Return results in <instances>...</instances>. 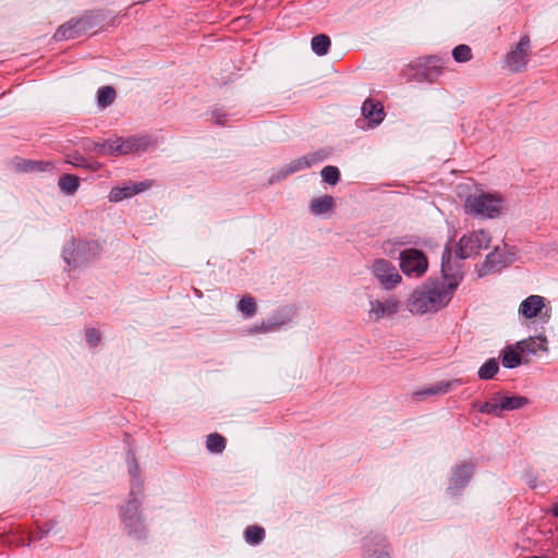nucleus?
I'll list each match as a JSON object with an SVG mask.
<instances>
[{
	"label": "nucleus",
	"mask_w": 558,
	"mask_h": 558,
	"mask_svg": "<svg viewBox=\"0 0 558 558\" xmlns=\"http://www.w3.org/2000/svg\"><path fill=\"white\" fill-rule=\"evenodd\" d=\"M440 391H446V389H440V388H430L428 389V393H438Z\"/></svg>",
	"instance_id": "a18cd8bd"
},
{
	"label": "nucleus",
	"mask_w": 558,
	"mask_h": 558,
	"mask_svg": "<svg viewBox=\"0 0 558 558\" xmlns=\"http://www.w3.org/2000/svg\"><path fill=\"white\" fill-rule=\"evenodd\" d=\"M550 512L554 517L558 518V504L551 506Z\"/></svg>",
	"instance_id": "37998d69"
},
{
	"label": "nucleus",
	"mask_w": 558,
	"mask_h": 558,
	"mask_svg": "<svg viewBox=\"0 0 558 558\" xmlns=\"http://www.w3.org/2000/svg\"><path fill=\"white\" fill-rule=\"evenodd\" d=\"M206 448L211 453H221L226 449V438L218 433H211L206 438Z\"/></svg>",
	"instance_id": "393cba45"
},
{
	"label": "nucleus",
	"mask_w": 558,
	"mask_h": 558,
	"mask_svg": "<svg viewBox=\"0 0 558 558\" xmlns=\"http://www.w3.org/2000/svg\"><path fill=\"white\" fill-rule=\"evenodd\" d=\"M335 207V199L331 195H324L312 199L310 208L315 215H323L330 211Z\"/></svg>",
	"instance_id": "aec40b11"
},
{
	"label": "nucleus",
	"mask_w": 558,
	"mask_h": 558,
	"mask_svg": "<svg viewBox=\"0 0 558 558\" xmlns=\"http://www.w3.org/2000/svg\"><path fill=\"white\" fill-rule=\"evenodd\" d=\"M490 238L484 230L473 231L463 235L457 244V256L459 259H465L473 254H478L481 250L488 248Z\"/></svg>",
	"instance_id": "0eeeda50"
},
{
	"label": "nucleus",
	"mask_w": 558,
	"mask_h": 558,
	"mask_svg": "<svg viewBox=\"0 0 558 558\" xmlns=\"http://www.w3.org/2000/svg\"><path fill=\"white\" fill-rule=\"evenodd\" d=\"M105 15L101 10H89L80 17H74L60 25L53 34L57 41L78 38L94 28H101Z\"/></svg>",
	"instance_id": "f03ea898"
},
{
	"label": "nucleus",
	"mask_w": 558,
	"mask_h": 558,
	"mask_svg": "<svg viewBox=\"0 0 558 558\" xmlns=\"http://www.w3.org/2000/svg\"><path fill=\"white\" fill-rule=\"evenodd\" d=\"M54 525H56V522L51 520V521H48V522L44 523L43 527L44 529H50V531H51Z\"/></svg>",
	"instance_id": "c03bdc74"
},
{
	"label": "nucleus",
	"mask_w": 558,
	"mask_h": 558,
	"mask_svg": "<svg viewBox=\"0 0 558 558\" xmlns=\"http://www.w3.org/2000/svg\"><path fill=\"white\" fill-rule=\"evenodd\" d=\"M140 508V500L131 498L121 509V519L124 527L128 534L136 539L146 537V527Z\"/></svg>",
	"instance_id": "20e7f679"
},
{
	"label": "nucleus",
	"mask_w": 558,
	"mask_h": 558,
	"mask_svg": "<svg viewBox=\"0 0 558 558\" xmlns=\"http://www.w3.org/2000/svg\"><path fill=\"white\" fill-rule=\"evenodd\" d=\"M92 150L101 156H120L117 137L109 138L104 143H94Z\"/></svg>",
	"instance_id": "412c9836"
},
{
	"label": "nucleus",
	"mask_w": 558,
	"mask_h": 558,
	"mask_svg": "<svg viewBox=\"0 0 558 558\" xmlns=\"http://www.w3.org/2000/svg\"><path fill=\"white\" fill-rule=\"evenodd\" d=\"M399 302L393 299L386 301L375 300L371 302L369 315L374 320H378L385 316H390L398 311Z\"/></svg>",
	"instance_id": "2eb2a0df"
},
{
	"label": "nucleus",
	"mask_w": 558,
	"mask_h": 558,
	"mask_svg": "<svg viewBox=\"0 0 558 558\" xmlns=\"http://www.w3.org/2000/svg\"><path fill=\"white\" fill-rule=\"evenodd\" d=\"M523 353L517 349V345L515 347H512V345H507L504 351H502V355H501V363L504 365V367L506 368H514L519 365H521L522 363V355Z\"/></svg>",
	"instance_id": "6ab92c4d"
},
{
	"label": "nucleus",
	"mask_w": 558,
	"mask_h": 558,
	"mask_svg": "<svg viewBox=\"0 0 558 558\" xmlns=\"http://www.w3.org/2000/svg\"><path fill=\"white\" fill-rule=\"evenodd\" d=\"M149 186L150 183L148 182L134 183L122 187L116 186L111 189L109 199L111 202H120L147 190Z\"/></svg>",
	"instance_id": "4468645a"
},
{
	"label": "nucleus",
	"mask_w": 558,
	"mask_h": 558,
	"mask_svg": "<svg viewBox=\"0 0 558 558\" xmlns=\"http://www.w3.org/2000/svg\"><path fill=\"white\" fill-rule=\"evenodd\" d=\"M17 166L22 171H45L51 166V163L24 159L19 162Z\"/></svg>",
	"instance_id": "72a5a7b5"
},
{
	"label": "nucleus",
	"mask_w": 558,
	"mask_h": 558,
	"mask_svg": "<svg viewBox=\"0 0 558 558\" xmlns=\"http://www.w3.org/2000/svg\"><path fill=\"white\" fill-rule=\"evenodd\" d=\"M530 51V37L523 35L517 46L510 50L506 57V63L513 72L522 71L526 63Z\"/></svg>",
	"instance_id": "9d476101"
},
{
	"label": "nucleus",
	"mask_w": 558,
	"mask_h": 558,
	"mask_svg": "<svg viewBox=\"0 0 558 558\" xmlns=\"http://www.w3.org/2000/svg\"><path fill=\"white\" fill-rule=\"evenodd\" d=\"M101 168H102V163H100L99 161H92V162L87 161L84 169H88L90 171H99Z\"/></svg>",
	"instance_id": "ea45409f"
},
{
	"label": "nucleus",
	"mask_w": 558,
	"mask_h": 558,
	"mask_svg": "<svg viewBox=\"0 0 558 558\" xmlns=\"http://www.w3.org/2000/svg\"><path fill=\"white\" fill-rule=\"evenodd\" d=\"M50 532V529H44L43 526H38L35 533V538L41 539Z\"/></svg>",
	"instance_id": "a19ab883"
},
{
	"label": "nucleus",
	"mask_w": 558,
	"mask_h": 558,
	"mask_svg": "<svg viewBox=\"0 0 558 558\" xmlns=\"http://www.w3.org/2000/svg\"><path fill=\"white\" fill-rule=\"evenodd\" d=\"M245 541L251 545H257L265 538V530L259 525H250L244 531Z\"/></svg>",
	"instance_id": "bb28decb"
},
{
	"label": "nucleus",
	"mask_w": 558,
	"mask_h": 558,
	"mask_svg": "<svg viewBox=\"0 0 558 558\" xmlns=\"http://www.w3.org/2000/svg\"><path fill=\"white\" fill-rule=\"evenodd\" d=\"M117 93L112 86H102L97 92V104L100 108H107L112 105Z\"/></svg>",
	"instance_id": "b1692460"
},
{
	"label": "nucleus",
	"mask_w": 558,
	"mask_h": 558,
	"mask_svg": "<svg viewBox=\"0 0 558 558\" xmlns=\"http://www.w3.org/2000/svg\"><path fill=\"white\" fill-rule=\"evenodd\" d=\"M452 57L457 62H468L472 59V50L468 45L461 44L453 48Z\"/></svg>",
	"instance_id": "f704fd0d"
},
{
	"label": "nucleus",
	"mask_w": 558,
	"mask_h": 558,
	"mask_svg": "<svg viewBox=\"0 0 558 558\" xmlns=\"http://www.w3.org/2000/svg\"><path fill=\"white\" fill-rule=\"evenodd\" d=\"M100 251L97 241L72 240L63 248V258L68 265L76 268L96 259Z\"/></svg>",
	"instance_id": "7ed1b4c3"
},
{
	"label": "nucleus",
	"mask_w": 558,
	"mask_h": 558,
	"mask_svg": "<svg viewBox=\"0 0 558 558\" xmlns=\"http://www.w3.org/2000/svg\"><path fill=\"white\" fill-rule=\"evenodd\" d=\"M546 342L545 338H535L530 337L529 339L517 342V349H519L522 353H536L538 349L545 350L543 343Z\"/></svg>",
	"instance_id": "5701e85b"
},
{
	"label": "nucleus",
	"mask_w": 558,
	"mask_h": 558,
	"mask_svg": "<svg viewBox=\"0 0 558 558\" xmlns=\"http://www.w3.org/2000/svg\"><path fill=\"white\" fill-rule=\"evenodd\" d=\"M213 117L215 119V122L218 124V125H223L227 121L226 119V114L225 113H221L219 111H215L213 113Z\"/></svg>",
	"instance_id": "58836bf2"
},
{
	"label": "nucleus",
	"mask_w": 558,
	"mask_h": 558,
	"mask_svg": "<svg viewBox=\"0 0 558 558\" xmlns=\"http://www.w3.org/2000/svg\"><path fill=\"white\" fill-rule=\"evenodd\" d=\"M506 266L505 259L501 254L497 252V248L494 252L489 253L480 270V276L487 275L490 272H495L500 270Z\"/></svg>",
	"instance_id": "a211bd4d"
},
{
	"label": "nucleus",
	"mask_w": 558,
	"mask_h": 558,
	"mask_svg": "<svg viewBox=\"0 0 558 558\" xmlns=\"http://www.w3.org/2000/svg\"><path fill=\"white\" fill-rule=\"evenodd\" d=\"M324 182L335 185L340 180L339 169L335 166H326L320 172Z\"/></svg>",
	"instance_id": "c9c22d12"
},
{
	"label": "nucleus",
	"mask_w": 558,
	"mask_h": 558,
	"mask_svg": "<svg viewBox=\"0 0 558 558\" xmlns=\"http://www.w3.org/2000/svg\"><path fill=\"white\" fill-rule=\"evenodd\" d=\"M461 260L457 255L453 258L450 245L445 246L441 254V274L446 281L445 284L451 290H456L462 279Z\"/></svg>",
	"instance_id": "6e6552de"
},
{
	"label": "nucleus",
	"mask_w": 558,
	"mask_h": 558,
	"mask_svg": "<svg viewBox=\"0 0 558 558\" xmlns=\"http://www.w3.org/2000/svg\"><path fill=\"white\" fill-rule=\"evenodd\" d=\"M238 308L245 317H252L257 311L256 301L251 295H243L238 303Z\"/></svg>",
	"instance_id": "c85d7f7f"
},
{
	"label": "nucleus",
	"mask_w": 558,
	"mask_h": 558,
	"mask_svg": "<svg viewBox=\"0 0 558 558\" xmlns=\"http://www.w3.org/2000/svg\"><path fill=\"white\" fill-rule=\"evenodd\" d=\"M501 198L492 194H480L470 196L466 199L465 207L469 213L485 218H494L500 213Z\"/></svg>",
	"instance_id": "423d86ee"
},
{
	"label": "nucleus",
	"mask_w": 558,
	"mask_h": 558,
	"mask_svg": "<svg viewBox=\"0 0 558 558\" xmlns=\"http://www.w3.org/2000/svg\"><path fill=\"white\" fill-rule=\"evenodd\" d=\"M453 291L445 283L425 284L411 294L410 310L418 314L436 312L450 301Z\"/></svg>",
	"instance_id": "f257e3e1"
},
{
	"label": "nucleus",
	"mask_w": 558,
	"mask_h": 558,
	"mask_svg": "<svg viewBox=\"0 0 558 558\" xmlns=\"http://www.w3.org/2000/svg\"><path fill=\"white\" fill-rule=\"evenodd\" d=\"M117 140L120 156L146 151L155 144L148 136L117 137Z\"/></svg>",
	"instance_id": "f8f14e48"
},
{
	"label": "nucleus",
	"mask_w": 558,
	"mask_h": 558,
	"mask_svg": "<svg viewBox=\"0 0 558 558\" xmlns=\"http://www.w3.org/2000/svg\"><path fill=\"white\" fill-rule=\"evenodd\" d=\"M66 162L76 168H85V165L87 163V159L83 155L75 153V154L69 156V159L66 160Z\"/></svg>",
	"instance_id": "4c0bfd02"
},
{
	"label": "nucleus",
	"mask_w": 558,
	"mask_h": 558,
	"mask_svg": "<svg viewBox=\"0 0 558 558\" xmlns=\"http://www.w3.org/2000/svg\"><path fill=\"white\" fill-rule=\"evenodd\" d=\"M58 184L62 192L72 195L80 186V178L75 174L64 173L59 178Z\"/></svg>",
	"instance_id": "4be33fe9"
},
{
	"label": "nucleus",
	"mask_w": 558,
	"mask_h": 558,
	"mask_svg": "<svg viewBox=\"0 0 558 558\" xmlns=\"http://www.w3.org/2000/svg\"><path fill=\"white\" fill-rule=\"evenodd\" d=\"M330 47V39L325 34H319L312 39V49L318 56H324L328 52Z\"/></svg>",
	"instance_id": "c756f323"
},
{
	"label": "nucleus",
	"mask_w": 558,
	"mask_h": 558,
	"mask_svg": "<svg viewBox=\"0 0 558 558\" xmlns=\"http://www.w3.org/2000/svg\"><path fill=\"white\" fill-rule=\"evenodd\" d=\"M472 408L476 409L480 413L492 414L497 417L502 416L498 400H494V402L486 401L484 403L473 402Z\"/></svg>",
	"instance_id": "7c9ffc66"
},
{
	"label": "nucleus",
	"mask_w": 558,
	"mask_h": 558,
	"mask_svg": "<svg viewBox=\"0 0 558 558\" xmlns=\"http://www.w3.org/2000/svg\"><path fill=\"white\" fill-rule=\"evenodd\" d=\"M85 338L88 345L95 348L101 341V333L97 328H87L85 331Z\"/></svg>",
	"instance_id": "e433bc0d"
},
{
	"label": "nucleus",
	"mask_w": 558,
	"mask_h": 558,
	"mask_svg": "<svg viewBox=\"0 0 558 558\" xmlns=\"http://www.w3.org/2000/svg\"><path fill=\"white\" fill-rule=\"evenodd\" d=\"M130 473L133 477H137L140 473V468L136 462H133L132 468L130 469Z\"/></svg>",
	"instance_id": "79ce46f5"
},
{
	"label": "nucleus",
	"mask_w": 558,
	"mask_h": 558,
	"mask_svg": "<svg viewBox=\"0 0 558 558\" xmlns=\"http://www.w3.org/2000/svg\"><path fill=\"white\" fill-rule=\"evenodd\" d=\"M493 400L499 402L501 414L504 411H513L523 408L529 403V399L523 396H501L499 392L495 393Z\"/></svg>",
	"instance_id": "f3484780"
},
{
	"label": "nucleus",
	"mask_w": 558,
	"mask_h": 558,
	"mask_svg": "<svg viewBox=\"0 0 558 558\" xmlns=\"http://www.w3.org/2000/svg\"><path fill=\"white\" fill-rule=\"evenodd\" d=\"M372 272L387 290L396 288L402 280L395 265L385 258H377L374 260L372 265Z\"/></svg>",
	"instance_id": "1a4fd4ad"
},
{
	"label": "nucleus",
	"mask_w": 558,
	"mask_h": 558,
	"mask_svg": "<svg viewBox=\"0 0 558 558\" xmlns=\"http://www.w3.org/2000/svg\"><path fill=\"white\" fill-rule=\"evenodd\" d=\"M499 371V364L496 359H489L486 361L478 369L480 379L488 380L494 378V376Z\"/></svg>",
	"instance_id": "cd10ccee"
},
{
	"label": "nucleus",
	"mask_w": 558,
	"mask_h": 558,
	"mask_svg": "<svg viewBox=\"0 0 558 558\" xmlns=\"http://www.w3.org/2000/svg\"><path fill=\"white\" fill-rule=\"evenodd\" d=\"M362 114L371 126L378 125L385 118L384 106L378 100L367 98L363 102Z\"/></svg>",
	"instance_id": "ddd939ff"
},
{
	"label": "nucleus",
	"mask_w": 558,
	"mask_h": 558,
	"mask_svg": "<svg viewBox=\"0 0 558 558\" xmlns=\"http://www.w3.org/2000/svg\"><path fill=\"white\" fill-rule=\"evenodd\" d=\"M284 324L283 320H278L277 318L268 319L266 322H262L259 325H255L250 329L251 332H269L275 331L280 328Z\"/></svg>",
	"instance_id": "2f4dec72"
},
{
	"label": "nucleus",
	"mask_w": 558,
	"mask_h": 558,
	"mask_svg": "<svg viewBox=\"0 0 558 558\" xmlns=\"http://www.w3.org/2000/svg\"><path fill=\"white\" fill-rule=\"evenodd\" d=\"M376 558H389V556L385 553H380Z\"/></svg>",
	"instance_id": "49530a36"
},
{
	"label": "nucleus",
	"mask_w": 558,
	"mask_h": 558,
	"mask_svg": "<svg viewBox=\"0 0 558 558\" xmlns=\"http://www.w3.org/2000/svg\"><path fill=\"white\" fill-rule=\"evenodd\" d=\"M400 269L405 276L422 277L428 268L425 253L417 248H405L400 252Z\"/></svg>",
	"instance_id": "39448f33"
},
{
	"label": "nucleus",
	"mask_w": 558,
	"mask_h": 558,
	"mask_svg": "<svg viewBox=\"0 0 558 558\" xmlns=\"http://www.w3.org/2000/svg\"><path fill=\"white\" fill-rule=\"evenodd\" d=\"M442 71L440 60L430 58L424 69V75L428 81H434Z\"/></svg>",
	"instance_id": "473e14b6"
},
{
	"label": "nucleus",
	"mask_w": 558,
	"mask_h": 558,
	"mask_svg": "<svg viewBox=\"0 0 558 558\" xmlns=\"http://www.w3.org/2000/svg\"><path fill=\"white\" fill-rule=\"evenodd\" d=\"M474 469L475 466L472 462H462L461 464L457 465L448 487V490L452 496L459 495L460 492L468 485L469 481L473 476Z\"/></svg>",
	"instance_id": "9b49d317"
},
{
	"label": "nucleus",
	"mask_w": 558,
	"mask_h": 558,
	"mask_svg": "<svg viewBox=\"0 0 558 558\" xmlns=\"http://www.w3.org/2000/svg\"><path fill=\"white\" fill-rule=\"evenodd\" d=\"M545 307V299L541 295H530L520 305V313L525 318L536 317Z\"/></svg>",
	"instance_id": "dca6fc26"
},
{
	"label": "nucleus",
	"mask_w": 558,
	"mask_h": 558,
	"mask_svg": "<svg viewBox=\"0 0 558 558\" xmlns=\"http://www.w3.org/2000/svg\"><path fill=\"white\" fill-rule=\"evenodd\" d=\"M323 158L319 154H312L307 156H303L293 160L290 165V171H298L305 168L312 167L314 163L320 161Z\"/></svg>",
	"instance_id": "a878e982"
}]
</instances>
